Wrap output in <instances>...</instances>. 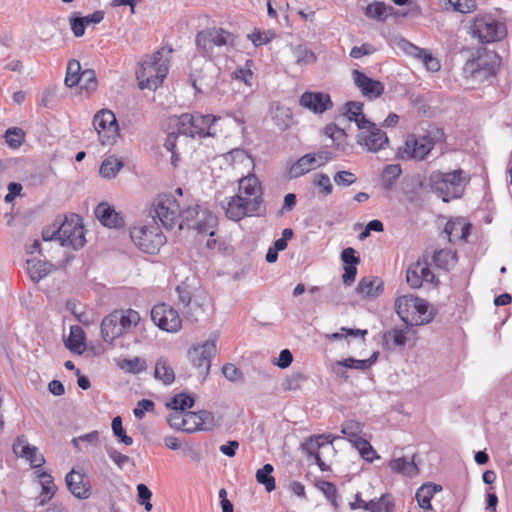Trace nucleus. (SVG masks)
<instances>
[{
	"instance_id": "nucleus-55",
	"label": "nucleus",
	"mask_w": 512,
	"mask_h": 512,
	"mask_svg": "<svg viewBox=\"0 0 512 512\" xmlns=\"http://www.w3.org/2000/svg\"><path fill=\"white\" fill-rule=\"evenodd\" d=\"M182 431L187 433L202 431V429H200V420L197 412H187L184 414V426Z\"/></svg>"
},
{
	"instance_id": "nucleus-64",
	"label": "nucleus",
	"mask_w": 512,
	"mask_h": 512,
	"mask_svg": "<svg viewBox=\"0 0 512 512\" xmlns=\"http://www.w3.org/2000/svg\"><path fill=\"white\" fill-rule=\"evenodd\" d=\"M419 59L422 60L427 70L432 72H437L440 70L441 65L437 58L433 57L430 53H427L426 51L423 53L422 57Z\"/></svg>"
},
{
	"instance_id": "nucleus-26",
	"label": "nucleus",
	"mask_w": 512,
	"mask_h": 512,
	"mask_svg": "<svg viewBox=\"0 0 512 512\" xmlns=\"http://www.w3.org/2000/svg\"><path fill=\"white\" fill-rule=\"evenodd\" d=\"M497 64L486 62L483 58L466 63L464 71L470 73L469 76L475 80L482 81L495 76Z\"/></svg>"
},
{
	"instance_id": "nucleus-16",
	"label": "nucleus",
	"mask_w": 512,
	"mask_h": 512,
	"mask_svg": "<svg viewBox=\"0 0 512 512\" xmlns=\"http://www.w3.org/2000/svg\"><path fill=\"white\" fill-rule=\"evenodd\" d=\"M151 319L155 325L167 332H177L181 328L178 312L165 303L157 304L152 308Z\"/></svg>"
},
{
	"instance_id": "nucleus-8",
	"label": "nucleus",
	"mask_w": 512,
	"mask_h": 512,
	"mask_svg": "<svg viewBox=\"0 0 512 512\" xmlns=\"http://www.w3.org/2000/svg\"><path fill=\"white\" fill-rule=\"evenodd\" d=\"M263 198L247 195H234L223 205L226 217L233 221H240L245 217L261 216L265 212ZM225 202L223 201L222 204Z\"/></svg>"
},
{
	"instance_id": "nucleus-14",
	"label": "nucleus",
	"mask_w": 512,
	"mask_h": 512,
	"mask_svg": "<svg viewBox=\"0 0 512 512\" xmlns=\"http://www.w3.org/2000/svg\"><path fill=\"white\" fill-rule=\"evenodd\" d=\"M362 429L363 426L360 422L347 420L342 424L341 432L358 450L363 459L372 462L376 458V451L366 439L360 436Z\"/></svg>"
},
{
	"instance_id": "nucleus-40",
	"label": "nucleus",
	"mask_w": 512,
	"mask_h": 512,
	"mask_svg": "<svg viewBox=\"0 0 512 512\" xmlns=\"http://www.w3.org/2000/svg\"><path fill=\"white\" fill-rule=\"evenodd\" d=\"M401 173L402 169L399 164L387 165L382 172V188L387 191L391 190L395 186Z\"/></svg>"
},
{
	"instance_id": "nucleus-63",
	"label": "nucleus",
	"mask_w": 512,
	"mask_h": 512,
	"mask_svg": "<svg viewBox=\"0 0 512 512\" xmlns=\"http://www.w3.org/2000/svg\"><path fill=\"white\" fill-rule=\"evenodd\" d=\"M106 452L109 458L120 468L122 469L124 465L130 460V458L121 452L117 451L113 447H106Z\"/></svg>"
},
{
	"instance_id": "nucleus-58",
	"label": "nucleus",
	"mask_w": 512,
	"mask_h": 512,
	"mask_svg": "<svg viewBox=\"0 0 512 512\" xmlns=\"http://www.w3.org/2000/svg\"><path fill=\"white\" fill-rule=\"evenodd\" d=\"M225 378L232 382H239L243 380V373L234 364L227 363L222 368Z\"/></svg>"
},
{
	"instance_id": "nucleus-13",
	"label": "nucleus",
	"mask_w": 512,
	"mask_h": 512,
	"mask_svg": "<svg viewBox=\"0 0 512 512\" xmlns=\"http://www.w3.org/2000/svg\"><path fill=\"white\" fill-rule=\"evenodd\" d=\"M216 354V340L208 339L201 344L194 345L188 351L191 364L198 370V374L205 379L209 374L211 360Z\"/></svg>"
},
{
	"instance_id": "nucleus-34",
	"label": "nucleus",
	"mask_w": 512,
	"mask_h": 512,
	"mask_svg": "<svg viewBox=\"0 0 512 512\" xmlns=\"http://www.w3.org/2000/svg\"><path fill=\"white\" fill-rule=\"evenodd\" d=\"M442 487L434 483L423 484L415 494L416 500L422 509H431V499L434 494L441 491Z\"/></svg>"
},
{
	"instance_id": "nucleus-59",
	"label": "nucleus",
	"mask_w": 512,
	"mask_h": 512,
	"mask_svg": "<svg viewBox=\"0 0 512 512\" xmlns=\"http://www.w3.org/2000/svg\"><path fill=\"white\" fill-rule=\"evenodd\" d=\"M318 488L324 493V495L331 501V503L336 507V498H337V488L336 486L329 481H321L318 483Z\"/></svg>"
},
{
	"instance_id": "nucleus-60",
	"label": "nucleus",
	"mask_w": 512,
	"mask_h": 512,
	"mask_svg": "<svg viewBox=\"0 0 512 512\" xmlns=\"http://www.w3.org/2000/svg\"><path fill=\"white\" fill-rule=\"evenodd\" d=\"M155 404L152 400L142 399L138 401L136 408L133 410L134 416L137 419H143L145 412L153 411Z\"/></svg>"
},
{
	"instance_id": "nucleus-57",
	"label": "nucleus",
	"mask_w": 512,
	"mask_h": 512,
	"mask_svg": "<svg viewBox=\"0 0 512 512\" xmlns=\"http://www.w3.org/2000/svg\"><path fill=\"white\" fill-rule=\"evenodd\" d=\"M24 133L20 128H9L5 133V140L11 148H18L22 144Z\"/></svg>"
},
{
	"instance_id": "nucleus-56",
	"label": "nucleus",
	"mask_w": 512,
	"mask_h": 512,
	"mask_svg": "<svg viewBox=\"0 0 512 512\" xmlns=\"http://www.w3.org/2000/svg\"><path fill=\"white\" fill-rule=\"evenodd\" d=\"M384 340L386 342L393 341L395 346L403 347L406 344L407 338H406V332L403 329H391L388 332L384 334Z\"/></svg>"
},
{
	"instance_id": "nucleus-38",
	"label": "nucleus",
	"mask_w": 512,
	"mask_h": 512,
	"mask_svg": "<svg viewBox=\"0 0 512 512\" xmlns=\"http://www.w3.org/2000/svg\"><path fill=\"white\" fill-rule=\"evenodd\" d=\"M292 55L299 66L310 65L317 60L315 53L304 44L292 47Z\"/></svg>"
},
{
	"instance_id": "nucleus-51",
	"label": "nucleus",
	"mask_w": 512,
	"mask_h": 512,
	"mask_svg": "<svg viewBox=\"0 0 512 512\" xmlns=\"http://www.w3.org/2000/svg\"><path fill=\"white\" fill-rule=\"evenodd\" d=\"M37 477L40 479V484L42 487V492L45 494H50V496H54L57 491V487L54 483V479L48 472L45 471H36Z\"/></svg>"
},
{
	"instance_id": "nucleus-25",
	"label": "nucleus",
	"mask_w": 512,
	"mask_h": 512,
	"mask_svg": "<svg viewBox=\"0 0 512 512\" xmlns=\"http://www.w3.org/2000/svg\"><path fill=\"white\" fill-rule=\"evenodd\" d=\"M471 224L464 218L458 217L447 221L444 232L450 243L466 242L470 235Z\"/></svg>"
},
{
	"instance_id": "nucleus-31",
	"label": "nucleus",
	"mask_w": 512,
	"mask_h": 512,
	"mask_svg": "<svg viewBox=\"0 0 512 512\" xmlns=\"http://www.w3.org/2000/svg\"><path fill=\"white\" fill-rule=\"evenodd\" d=\"M383 290V281L376 277H364L359 281L356 287V292L363 297H377Z\"/></svg>"
},
{
	"instance_id": "nucleus-39",
	"label": "nucleus",
	"mask_w": 512,
	"mask_h": 512,
	"mask_svg": "<svg viewBox=\"0 0 512 512\" xmlns=\"http://www.w3.org/2000/svg\"><path fill=\"white\" fill-rule=\"evenodd\" d=\"M456 253L449 249H440L434 252L432 261L440 269L449 270L456 263Z\"/></svg>"
},
{
	"instance_id": "nucleus-33",
	"label": "nucleus",
	"mask_w": 512,
	"mask_h": 512,
	"mask_svg": "<svg viewBox=\"0 0 512 512\" xmlns=\"http://www.w3.org/2000/svg\"><path fill=\"white\" fill-rule=\"evenodd\" d=\"M53 265L46 261L29 259L27 260V270L33 282H39L45 278L52 270Z\"/></svg>"
},
{
	"instance_id": "nucleus-11",
	"label": "nucleus",
	"mask_w": 512,
	"mask_h": 512,
	"mask_svg": "<svg viewBox=\"0 0 512 512\" xmlns=\"http://www.w3.org/2000/svg\"><path fill=\"white\" fill-rule=\"evenodd\" d=\"M473 34L481 43L500 41L506 34V26L490 14L477 15L473 21Z\"/></svg>"
},
{
	"instance_id": "nucleus-27",
	"label": "nucleus",
	"mask_w": 512,
	"mask_h": 512,
	"mask_svg": "<svg viewBox=\"0 0 512 512\" xmlns=\"http://www.w3.org/2000/svg\"><path fill=\"white\" fill-rule=\"evenodd\" d=\"M95 216L103 226L109 228L121 227L124 223L123 218L107 203H100L95 209Z\"/></svg>"
},
{
	"instance_id": "nucleus-43",
	"label": "nucleus",
	"mask_w": 512,
	"mask_h": 512,
	"mask_svg": "<svg viewBox=\"0 0 512 512\" xmlns=\"http://www.w3.org/2000/svg\"><path fill=\"white\" fill-rule=\"evenodd\" d=\"M274 468L271 464H265L261 469L256 472V480L258 483L265 486L268 492L275 489V479L271 476Z\"/></svg>"
},
{
	"instance_id": "nucleus-6",
	"label": "nucleus",
	"mask_w": 512,
	"mask_h": 512,
	"mask_svg": "<svg viewBox=\"0 0 512 512\" xmlns=\"http://www.w3.org/2000/svg\"><path fill=\"white\" fill-rule=\"evenodd\" d=\"M395 308L401 320L410 326L428 324L433 320L436 313L426 300L412 294L398 297Z\"/></svg>"
},
{
	"instance_id": "nucleus-1",
	"label": "nucleus",
	"mask_w": 512,
	"mask_h": 512,
	"mask_svg": "<svg viewBox=\"0 0 512 512\" xmlns=\"http://www.w3.org/2000/svg\"><path fill=\"white\" fill-rule=\"evenodd\" d=\"M153 223L158 220L166 229L188 228L206 232L217 224V218L208 209L202 208L195 199H177L175 195L159 194L149 208Z\"/></svg>"
},
{
	"instance_id": "nucleus-52",
	"label": "nucleus",
	"mask_w": 512,
	"mask_h": 512,
	"mask_svg": "<svg viewBox=\"0 0 512 512\" xmlns=\"http://www.w3.org/2000/svg\"><path fill=\"white\" fill-rule=\"evenodd\" d=\"M197 415L200 420V429H202V431H211L219 423V421L216 420L215 415L210 411L201 410L197 412Z\"/></svg>"
},
{
	"instance_id": "nucleus-20",
	"label": "nucleus",
	"mask_w": 512,
	"mask_h": 512,
	"mask_svg": "<svg viewBox=\"0 0 512 512\" xmlns=\"http://www.w3.org/2000/svg\"><path fill=\"white\" fill-rule=\"evenodd\" d=\"M352 78L362 95L370 100L376 99L384 93L385 87L382 82L368 77L359 70L355 69L352 71Z\"/></svg>"
},
{
	"instance_id": "nucleus-7",
	"label": "nucleus",
	"mask_w": 512,
	"mask_h": 512,
	"mask_svg": "<svg viewBox=\"0 0 512 512\" xmlns=\"http://www.w3.org/2000/svg\"><path fill=\"white\" fill-rule=\"evenodd\" d=\"M141 321L134 309H118L105 316L101 322V336L104 342L112 343L134 329Z\"/></svg>"
},
{
	"instance_id": "nucleus-29",
	"label": "nucleus",
	"mask_w": 512,
	"mask_h": 512,
	"mask_svg": "<svg viewBox=\"0 0 512 512\" xmlns=\"http://www.w3.org/2000/svg\"><path fill=\"white\" fill-rule=\"evenodd\" d=\"M236 195L263 198L261 182L254 174L241 177L238 181V193Z\"/></svg>"
},
{
	"instance_id": "nucleus-21",
	"label": "nucleus",
	"mask_w": 512,
	"mask_h": 512,
	"mask_svg": "<svg viewBox=\"0 0 512 512\" xmlns=\"http://www.w3.org/2000/svg\"><path fill=\"white\" fill-rule=\"evenodd\" d=\"M68 490L78 499H87L91 495V485L84 473L72 469L65 477Z\"/></svg>"
},
{
	"instance_id": "nucleus-35",
	"label": "nucleus",
	"mask_w": 512,
	"mask_h": 512,
	"mask_svg": "<svg viewBox=\"0 0 512 512\" xmlns=\"http://www.w3.org/2000/svg\"><path fill=\"white\" fill-rule=\"evenodd\" d=\"M345 116L349 121H354L358 129H363V125L368 124L369 119L363 113V103L350 101L345 105Z\"/></svg>"
},
{
	"instance_id": "nucleus-28",
	"label": "nucleus",
	"mask_w": 512,
	"mask_h": 512,
	"mask_svg": "<svg viewBox=\"0 0 512 512\" xmlns=\"http://www.w3.org/2000/svg\"><path fill=\"white\" fill-rule=\"evenodd\" d=\"M179 301L183 304L184 313L191 319V321H197L198 316L203 312L202 307L195 301H192L191 292L187 287L178 286L176 288Z\"/></svg>"
},
{
	"instance_id": "nucleus-47",
	"label": "nucleus",
	"mask_w": 512,
	"mask_h": 512,
	"mask_svg": "<svg viewBox=\"0 0 512 512\" xmlns=\"http://www.w3.org/2000/svg\"><path fill=\"white\" fill-rule=\"evenodd\" d=\"M98 85L96 73L92 69H85L82 71L80 82L77 86L80 89L85 90L87 93H91L96 90Z\"/></svg>"
},
{
	"instance_id": "nucleus-17",
	"label": "nucleus",
	"mask_w": 512,
	"mask_h": 512,
	"mask_svg": "<svg viewBox=\"0 0 512 512\" xmlns=\"http://www.w3.org/2000/svg\"><path fill=\"white\" fill-rule=\"evenodd\" d=\"M331 435H316L302 443L303 452L309 457L314 458L321 471H328L330 467L322 460L320 450H333V440Z\"/></svg>"
},
{
	"instance_id": "nucleus-22",
	"label": "nucleus",
	"mask_w": 512,
	"mask_h": 512,
	"mask_svg": "<svg viewBox=\"0 0 512 512\" xmlns=\"http://www.w3.org/2000/svg\"><path fill=\"white\" fill-rule=\"evenodd\" d=\"M13 452L29 461L31 467L37 469L44 465L45 458L38 452L37 447L30 445L25 437H17L13 443Z\"/></svg>"
},
{
	"instance_id": "nucleus-62",
	"label": "nucleus",
	"mask_w": 512,
	"mask_h": 512,
	"mask_svg": "<svg viewBox=\"0 0 512 512\" xmlns=\"http://www.w3.org/2000/svg\"><path fill=\"white\" fill-rule=\"evenodd\" d=\"M122 369H126L129 373H139L144 370L143 362L140 358L135 357L134 359H125L120 365Z\"/></svg>"
},
{
	"instance_id": "nucleus-49",
	"label": "nucleus",
	"mask_w": 512,
	"mask_h": 512,
	"mask_svg": "<svg viewBox=\"0 0 512 512\" xmlns=\"http://www.w3.org/2000/svg\"><path fill=\"white\" fill-rule=\"evenodd\" d=\"M113 434L119 439L123 444L130 446L133 444L132 437L128 436L125 432V429L122 425V419L120 416H116L113 418L111 423Z\"/></svg>"
},
{
	"instance_id": "nucleus-23",
	"label": "nucleus",
	"mask_w": 512,
	"mask_h": 512,
	"mask_svg": "<svg viewBox=\"0 0 512 512\" xmlns=\"http://www.w3.org/2000/svg\"><path fill=\"white\" fill-rule=\"evenodd\" d=\"M300 105L316 114H322L332 108L330 95L323 92H305L300 97Z\"/></svg>"
},
{
	"instance_id": "nucleus-61",
	"label": "nucleus",
	"mask_w": 512,
	"mask_h": 512,
	"mask_svg": "<svg viewBox=\"0 0 512 512\" xmlns=\"http://www.w3.org/2000/svg\"><path fill=\"white\" fill-rule=\"evenodd\" d=\"M357 180L354 173L349 171H339L334 176V181L339 186H350Z\"/></svg>"
},
{
	"instance_id": "nucleus-24",
	"label": "nucleus",
	"mask_w": 512,
	"mask_h": 512,
	"mask_svg": "<svg viewBox=\"0 0 512 512\" xmlns=\"http://www.w3.org/2000/svg\"><path fill=\"white\" fill-rule=\"evenodd\" d=\"M216 73L218 70L212 66L203 67L197 73L191 74L194 89L199 93H209L217 86Z\"/></svg>"
},
{
	"instance_id": "nucleus-42",
	"label": "nucleus",
	"mask_w": 512,
	"mask_h": 512,
	"mask_svg": "<svg viewBox=\"0 0 512 512\" xmlns=\"http://www.w3.org/2000/svg\"><path fill=\"white\" fill-rule=\"evenodd\" d=\"M82 71L78 60H70L67 64L65 85L69 88L77 86L80 82Z\"/></svg>"
},
{
	"instance_id": "nucleus-46",
	"label": "nucleus",
	"mask_w": 512,
	"mask_h": 512,
	"mask_svg": "<svg viewBox=\"0 0 512 512\" xmlns=\"http://www.w3.org/2000/svg\"><path fill=\"white\" fill-rule=\"evenodd\" d=\"M84 333L79 326H72L67 347L76 353H81L84 347Z\"/></svg>"
},
{
	"instance_id": "nucleus-50",
	"label": "nucleus",
	"mask_w": 512,
	"mask_h": 512,
	"mask_svg": "<svg viewBox=\"0 0 512 512\" xmlns=\"http://www.w3.org/2000/svg\"><path fill=\"white\" fill-rule=\"evenodd\" d=\"M365 511L369 512H390L391 503L387 500L385 495L379 498L372 499L365 505Z\"/></svg>"
},
{
	"instance_id": "nucleus-41",
	"label": "nucleus",
	"mask_w": 512,
	"mask_h": 512,
	"mask_svg": "<svg viewBox=\"0 0 512 512\" xmlns=\"http://www.w3.org/2000/svg\"><path fill=\"white\" fill-rule=\"evenodd\" d=\"M123 167V162L115 156L105 158L100 166V174L104 178H114Z\"/></svg>"
},
{
	"instance_id": "nucleus-15",
	"label": "nucleus",
	"mask_w": 512,
	"mask_h": 512,
	"mask_svg": "<svg viewBox=\"0 0 512 512\" xmlns=\"http://www.w3.org/2000/svg\"><path fill=\"white\" fill-rule=\"evenodd\" d=\"M363 129H359L357 135V143L369 152H378L386 148L389 139L384 131H382L375 123L368 121L363 125Z\"/></svg>"
},
{
	"instance_id": "nucleus-54",
	"label": "nucleus",
	"mask_w": 512,
	"mask_h": 512,
	"mask_svg": "<svg viewBox=\"0 0 512 512\" xmlns=\"http://www.w3.org/2000/svg\"><path fill=\"white\" fill-rule=\"evenodd\" d=\"M448 4L454 11L463 14L470 13L476 10L477 3L475 0H447Z\"/></svg>"
},
{
	"instance_id": "nucleus-19",
	"label": "nucleus",
	"mask_w": 512,
	"mask_h": 512,
	"mask_svg": "<svg viewBox=\"0 0 512 512\" xmlns=\"http://www.w3.org/2000/svg\"><path fill=\"white\" fill-rule=\"evenodd\" d=\"M435 142L430 135H410L405 141L402 158L423 160L433 149Z\"/></svg>"
},
{
	"instance_id": "nucleus-18",
	"label": "nucleus",
	"mask_w": 512,
	"mask_h": 512,
	"mask_svg": "<svg viewBox=\"0 0 512 512\" xmlns=\"http://www.w3.org/2000/svg\"><path fill=\"white\" fill-rule=\"evenodd\" d=\"M406 281L413 289L420 288L425 282L435 285L438 283V279L430 270L429 263L425 259H419L408 266Z\"/></svg>"
},
{
	"instance_id": "nucleus-4",
	"label": "nucleus",
	"mask_w": 512,
	"mask_h": 512,
	"mask_svg": "<svg viewBox=\"0 0 512 512\" xmlns=\"http://www.w3.org/2000/svg\"><path fill=\"white\" fill-rule=\"evenodd\" d=\"M469 182L470 175L462 169L447 173L437 170L431 172L428 177L431 192L446 203L461 198Z\"/></svg>"
},
{
	"instance_id": "nucleus-48",
	"label": "nucleus",
	"mask_w": 512,
	"mask_h": 512,
	"mask_svg": "<svg viewBox=\"0 0 512 512\" xmlns=\"http://www.w3.org/2000/svg\"><path fill=\"white\" fill-rule=\"evenodd\" d=\"M307 377L302 372H293L291 375L287 376L282 383V387L284 390H298L301 388L302 384L306 381Z\"/></svg>"
},
{
	"instance_id": "nucleus-53",
	"label": "nucleus",
	"mask_w": 512,
	"mask_h": 512,
	"mask_svg": "<svg viewBox=\"0 0 512 512\" xmlns=\"http://www.w3.org/2000/svg\"><path fill=\"white\" fill-rule=\"evenodd\" d=\"M274 119L279 129L286 130L291 125L292 114L288 108H277Z\"/></svg>"
},
{
	"instance_id": "nucleus-32",
	"label": "nucleus",
	"mask_w": 512,
	"mask_h": 512,
	"mask_svg": "<svg viewBox=\"0 0 512 512\" xmlns=\"http://www.w3.org/2000/svg\"><path fill=\"white\" fill-rule=\"evenodd\" d=\"M314 154L308 153L300 157L291 167L289 168L290 178H298L313 169H316Z\"/></svg>"
},
{
	"instance_id": "nucleus-36",
	"label": "nucleus",
	"mask_w": 512,
	"mask_h": 512,
	"mask_svg": "<svg viewBox=\"0 0 512 512\" xmlns=\"http://www.w3.org/2000/svg\"><path fill=\"white\" fill-rule=\"evenodd\" d=\"M390 467L393 471L402 475L413 477L418 473V467L415 463L414 456L411 459L407 457H400L390 462Z\"/></svg>"
},
{
	"instance_id": "nucleus-10",
	"label": "nucleus",
	"mask_w": 512,
	"mask_h": 512,
	"mask_svg": "<svg viewBox=\"0 0 512 512\" xmlns=\"http://www.w3.org/2000/svg\"><path fill=\"white\" fill-rule=\"evenodd\" d=\"M56 222L57 228L55 232L61 246L78 250L85 245V229L78 215L65 216L62 221L56 220Z\"/></svg>"
},
{
	"instance_id": "nucleus-45",
	"label": "nucleus",
	"mask_w": 512,
	"mask_h": 512,
	"mask_svg": "<svg viewBox=\"0 0 512 512\" xmlns=\"http://www.w3.org/2000/svg\"><path fill=\"white\" fill-rule=\"evenodd\" d=\"M194 404V399L185 393L176 394L171 398L167 406L175 411L184 412L187 408H191Z\"/></svg>"
},
{
	"instance_id": "nucleus-9",
	"label": "nucleus",
	"mask_w": 512,
	"mask_h": 512,
	"mask_svg": "<svg viewBox=\"0 0 512 512\" xmlns=\"http://www.w3.org/2000/svg\"><path fill=\"white\" fill-rule=\"evenodd\" d=\"M130 237L141 251L148 254H155L166 243V237L157 223L134 225L130 229Z\"/></svg>"
},
{
	"instance_id": "nucleus-2",
	"label": "nucleus",
	"mask_w": 512,
	"mask_h": 512,
	"mask_svg": "<svg viewBox=\"0 0 512 512\" xmlns=\"http://www.w3.org/2000/svg\"><path fill=\"white\" fill-rule=\"evenodd\" d=\"M219 119L220 118L211 114L203 115L198 112L184 113L180 116L169 117L168 127L170 131L167 133L164 146L172 153V163L176 165L175 163L178 160L176 147L179 136L191 138H204L207 136L214 137L216 135L214 124Z\"/></svg>"
},
{
	"instance_id": "nucleus-12",
	"label": "nucleus",
	"mask_w": 512,
	"mask_h": 512,
	"mask_svg": "<svg viewBox=\"0 0 512 512\" xmlns=\"http://www.w3.org/2000/svg\"><path fill=\"white\" fill-rule=\"evenodd\" d=\"M93 125L102 145H113L119 136V127L114 113L108 109L98 111L93 118Z\"/></svg>"
},
{
	"instance_id": "nucleus-30",
	"label": "nucleus",
	"mask_w": 512,
	"mask_h": 512,
	"mask_svg": "<svg viewBox=\"0 0 512 512\" xmlns=\"http://www.w3.org/2000/svg\"><path fill=\"white\" fill-rule=\"evenodd\" d=\"M395 13V8L382 1H373L364 9V14L369 19L385 22L386 19Z\"/></svg>"
},
{
	"instance_id": "nucleus-44",
	"label": "nucleus",
	"mask_w": 512,
	"mask_h": 512,
	"mask_svg": "<svg viewBox=\"0 0 512 512\" xmlns=\"http://www.w3.org/2000/svg\"><path fill=\"white\" fill-rule=\"evenodd\" d=\"M376 358L377 354L374 353L369 359L357 360L348 358L342 361H338L336 365L350 369L366 370L371 367V365L376 361Z\"/></svg>"
},
{
	"instance_id": "nucleus-3",
	"label": "nucleus",
	"mask_w": 512,
	"mask_h": 512,
	"mask_svg": "<svg viewBox=\"0 0 512 512\" xmlns=\"http://www.w3.org/2000/svg\"><path fill=\"white\" fill-rule=\"evenodd\" d=\"M171 48H161L152 55H146L136 71L141 90H156L168 74Z\"/></svg>"
},
{
	"instance_id": "nucleus-37",
	"label": "nucleus",
	"mask_w": 512,
	"mask_h": 512,
	"mask_svg": "<svg viewBox=\"0 0 512 512\" xmlns=\"http://www.w3.org/2000/svg\"><path fill=\"white\" fill-rule=\"evenodd\" d=\"M154 377L163 382L165 385H170L175 380L173 368L169 365L165 357H160L155 364Z\"/></svg>"
},
{
	"instance_id": "nucleus-5",
	"label": "nucleus",
	"mask_w": 512,
	"mask_h": 512,
	"mask_svg": "<svg viewBox=\"0 0 512 512\" xmlns=\"http://www.w3.org/2000/svg\"><path fill=\"white\" fill-rule=\"evenodd\" d=\"M197 51L203 57L214 60L223 55V50L229 52L236 45L234 34L223 28H207L199 31L195 37Z\"/></svg>"
}]
</instances>
